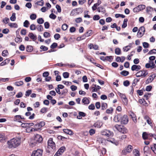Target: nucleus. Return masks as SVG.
I'll use <instances>...</instances> for the list:
<instances>
[{"instance_id":"obj_1","label":"nucleus","mask_w":156,"mask_h":156,"mask_svg":"<svg viewBox=\"0 0 156 156\" xmlns=\"http://www.w3.org/2000/svg\"><path fill=\"white\" fill-rule=\"evenodd\" d=\"M21 137H16L10 139L8 141L7 144L9 148H15L20 145L21 143Z\"/></svg>"},{"instance_id":"obj_2","label":"nucleus","mask_w":156,"mask_h":156,"mask_svg":"<svg viewBox=\"0 0 156 156\" xmlns=\"http://www.w3.org/2000/svg\"><path fill=\"white\" fill-rule=\"evenodd\" d=\"M115 128L120 132L122 133H126L128 132L127 129L122 126L116 125L115 126Z\"/></svg>"},{"instance_id":"obj_3","label":"nucleus","mask_w":156,"mask_h":156,"mask_svg":"<svg viewBox=\"0 0 156 156\" xmlns=\"http://www.w3.org/2000/svg\"><path fill=\"white\" fill-rule=\"evenodd\" d=\"M148 74L147 70H141L138 71L135 75L137 77H145Z\"/></svg>"},{"instance_id":"obj_4","label":"nucleus","mask_w":156,"mask_h":156,"mask_svg":"<svg viewBox=\"0 0 156 156\" xmlns=\"http://www.w3.org/2000/svg\"><path fill=\"white\" fill-rule=\"evenodd\" d=\"M42 140L43 138L42 136L39 134H37L35 136L32 144H34V145H36L37 143H40Z\"/></svg>"},{"instance_id":"obj_5","label":"nucleus","mask_w":156,"mask_h":156,"mask_svg":"<svg viewBox=\"0 0 156 156\" xmlns=\"http://www.w3.org/2000/svg\"><path fill=\"white\" fill-rule=\"evenodd\" d=\"M52 138H50L48 141V148L51 151H54L55 148V143L53 141Z\"/></svg>"},{"instance_id":"obj_6","label":"nucleus","mask_w":156,"mask_h":156,"mask_svg":"<svg viewBox=\"0 0 156 156\" xmlns=\"http://www.w3.org/2000/svg\"><path fill=\"white\" fill-rule=\"evenodd\" d=\"M83 11L82 9L81 8L74 9L71 11L70 13V15L74 16L76 15H78L82 13Z\"/></svg>"},{"instance_id":"obj_7","label":"nucleus","mask_w":156,"mask_h":156,"mask_svg":"<svg viewBox=\"0 0 156 156\" xmlns=\"http://www.w3.org/2000/svg\"><path fill=\"white\" fill-rule=\"evenodd\" d=\"M43 151L41 149H37L32 152L31 156H42Z\"/></svg>"},{"instance_id":"obj_8","label":"nucleus","mask_w":156,"mask_h":156,"mask_svg":"<svg viewBox=\"0 0 156 156\" xmlns=\"http://www.w3.org/2000/svg\"><path fill=\"white\" fill-rule=\"evenodd\" d=\"M156 77V73H153L145 81L146 84H148L151 83Z\"/></svg>"},{"instance_id":"obj_9","label":"nucleus","mask_w":156,"mask_h":156,"mask_svg":"<svg viewBox=\"0 0 156 156\" xmlns=\"http://www.w3.org/2000/svg\"><path fill=\"white\" fill-rule=\"evenodd\" d=\"M102 135L108 137L113 136V132L108 130H105L101 132Z\"/></svg>"},{"instance_id":"obj_10","label":"nucleus","mask_w":156,"mask_h":156,"mask_svg":"<svg viewBox=\"0 0 156 156\" xmlns=\"http://www.w3.org/2000/svg\"><path fill=\"white\" fill-rule=\"evenodd\" d=\"M45 125V123L44 122L42 121L40 122L39 123L35 125L34 127L35 128V129L37 131L41 129V128L44 126Z\"/></svg>"},{"instance_id":"obj_11","label":"nucleus","mask_w":156,"mask_h":156,"mask_svg":"<svg viewBox=\"0 0 156 156\" xmlns=\"http://www.w3.org/2000/svg\"><path fill=\"white\" fill-rule=\"evenodd\" d=\"M132 150V147L131 145H129L127 148H125L122 151V153L124 154L131 152Z\"/></svg>"},{"instance_id":"obj_12","label":"nucleus","mask_w":156,"mask_h":156,"mask_svg":"<svg viewBox=\"0 0 156 156\" xmlns=\"http://www.w3.org/2000/svg\"><path fill=\"white\" fill-rule=\"evenodd\" d=\"M128 122V118L126 115H122L121 119V124H126Z\"/></svg>"},{"instance_id":"obj_13","label":"nucleus","mask_w":156,"mask_h":156,"mask_svg":"<svg viewBox=\"0 0 156 156\" xmlns=\"http://www.w3.org/2000/svg\"><path fill=\"white\" fill-rule=\"evenodd\" d=\"M122 116V115L119 114L116 115L114 117V121L115 122H121V119Z\"/></svg>"},{"instance_id":"obj_14","label":"nucleus","mask_w":156,"mask_h":156,"mask_svg":"<svg viewBox=\"0 0 156 156\" xmlns=\"http://www.w3.org/2000/svg\"><path fill=\"white\" fill-rule=\"evenodd\" d=\"M141 69V67L140 65H133L131 68V70L132 71H138Z\"/></svg>"},{"instance_id":"obj_15","label":"nucleus","mask_w":156,"mask_h":156,"mask_svg":"<svg viewBox=\"0 0 156 156\" xmlns=\"http://www.w3.org/2000/svg\"><path fill=\"white\" fill-rule=\"evenodd\" d=\"M129 113V116L132 119L133 122L135 123H136L137 122V120L135 114L132 112H130Z\"/></svg>"},{"instance_id":"obj_16","label":"nucleus","mask_w":156,"mask_h":156,"mask_svg":"<svg viewBox=\"0 0 156 156\" xmlns=\"http://www.w3.org/2000/svg\"><path fill=\"white\" fill-rule=\"evenodd\" d=\"M102 123L99 121L95 122L94 124V126L95 127L100 128L102 126Z\"/></svg>"},{"instance_id":"obj_17","label":"nucleus","mask_w":156,"mask_h":156,"mask_svg":"<svg viewBox=\"0 0 156 156\" xmlns=\"http://www.w3.org/2000/svg\"><path fill=\"white\" fill-rule=\"evenodd\" d=\"M28 36L30 38L32 39L33 41H35L37 39V36L34 35L32 33H30L28 34Z\"/></svg>"},{"instance_id":"obj_18","label":"nucleus","mask_w":156,"mask_h":156,"mask_svg":"<svg viewBox=\"0 0 156 156\" xmlns=\"http://www.w3.org/2000/svg\"><path fill=\"white\" fill-rule=\"evenodd\" d=\"M21 119H22L21 115H16L14 117V120L15 121H17L19 122H21L20 121Z\"/></svg>"},{"instance_id":"obj_19","label":"nucleus","mask_w":156,"mask_h":156,"mask_svg":"<svg viewBox=\"0 0 156 156\" xmlns=\"http://www.w3.org/2000/svg\"><path fill=\"white\" fill-rule=\"evenodd\" d=\"M82 102L84 105H88L90 103V101L87 98L84 97L82 100Z\"/></svg>"},{"instance_id":"obj_20","label":"nucleus","mask_w":156,"mask_h":156,"mask_svg":"<svg viewBox=\"0 0 156 156\" xmlns=\"http://www.w3.org/2000/svg\"><path fill=\"white\" fill-rule=\"evenodd\" d=\"M10 59H6L5 60H4L3 62H2L0 64V66H3L6 64H8L10 62Z\"/></svg>"},{"instance_id":"obj_21","label":"nucleus","mask_w":156,"mask_h":156,"mask_svg":"<svg viewBox=\"0 0 156 156\" xmlns=\"http://www.w3.org/2000/svg\"><path fill=\"white\" fill-rule=\"evenodd\" d=\"M8 25L11 28H16L18 27L17 24L16 23H8Z\"/></svg>"},{"instance_id":"obj_22","label":"nucleus","mask_w":156,"mask_h":156,"mask_svg":"<svg viewBox=\"0 0 156 156\" xmlns=\"http://www.w3.org/2000/svg\"><path fill=\"white\" fill-rule=\"evenodd\" d=\"M33 47L31 45H28L26 48V51L28 52H32L33 51Z\"/></svg>"},{"instance_id":"obj_23","label":"nucleus","mask_w":156,"mask_h":156,"mask_svg":"<svg viewBox=\"0 0 156 156\" xmlns=\"http://www.w3.org/2000/svg\"><path fill=\"white\" fill-rule=\"evenodd\" d=\"M5 140V138L4 133H0V141L1 142H4Z\"/></svg>"},{"instance_id":"obj_24","label":"nucleus","mask_w":156,"mask_h":156,"mask_svg":"<svg viewBox=\"0 0 156 156\" xmlns=\"http://www.w3.org/2000/svg\"><path fill=\"white\" fill-rule=\"evenodd\" d=\"M107 140L109 142H111L112 143L115 144L116 145H118L119 144L118 142L115 140L113 139H112L111 140Z\"/></svg>"},{"instance_id":"obj_25","label":"nucleus","mask_w":156,"mask_h":156,"mask_svg":"<svg viewBox=\"0 0 156 156\" xmlns=\"http://www.w3.org/2000/svg\"><path fill=\"white\" fill-rule=\"evenodd\" d=\"M36 28L37 31L39 32L42 31L43 30V27L40 25H38L36 26Z\"/></svg>"},{"instance_id":"obj_26","label":"nucleus","mask_w":156,"mask_h":156,"mask_svg":"<svg viewBox=\"0 0 156 156\" xmlns=\"http://www.w3.org/2000/svg\"><path fill=\"white\" fill-rule=\"evenodd\" d=\"M23 84V82L22 81L16 82L15 83V85L17 86H22Z\"/></svg>"},{"instance_id":"obj_27","label":"nucleus","mask_w":156,"mask_h":156,"mask_svg":"<svg viewBox=\"0 0 156 156\" xmlns=\"http://www.w3.org/2000/svg\"><path fill=\"white\" fill-rule=\"evenodd\" d=\"M98 11L99 12H101L102 13L105 12V10L103 7H99L98 8Z\"/></svg>"},{"instance_id":"obj_28","label":"nucleus","mask_w":156,"mask_h":156,"mask_svg":"<svg viewBox=\"0 0 156 156\" xmlns=\"http://www.w3.org/2000/svg\"><path fill=\"white\" fill-rule=\"evenodd\" d=\"M148 133H147L146 132H143L142 134V138L143 139L145 140L147 139L148 138Z\"/></svg>"},{"instance_id":"obj_29","label":"nucleus","mask_w":156,"mask_h":156,"mask_svg":"<svg viewBox=\"0 0 156 156\" xmlns=\"http://www.w3.org/2000/svg\"><path fill=\"white\" fill-rule=\"evenodd\" d=\"M16 13L13 12L12 13V16L10 17V20L13 21H15L16 20Z\"/></svg>"},{"instance_id":"obj_30","label":"nucleus","mask_w":156,"mask_h":156,"mask_svg":"<svg viewBox=\"0 0 156 156\" xmlns=\"http://www.w3.org/2000/svg\"><path fill=\"white\" fill-rule=\"evenodd\" d=\"M133 154L134 156H139V151L136 149H134L133 151Z\"/></svg>"},{"instance_id":"obj_31","label":"nucleus","mask_w":156,"mask_h":156,"mask_svg":"<svg viewBox=\"0 0 156 156\" xmlns=\"http://www.w3.org/2000/svg\"><path fill=\"white\" fill-rule=\"evenodd\" d=\"M120 74L123 76H126L129 74V72L127 71L123 70L120 73Z\"/></svg>"},{"instance_id":"obj_32","label":"nucleus","mask_w":156,"mask_h":156,"mask_svg":"<svg viewBox=\"0 0 156 156\" xmlns=\"http://www.w3.org/2000/svg\"><path fill=\"white\" fill-rule=\"evenodd\" d=\"M92 30H89L86 32L85 34V35L86 37L90 36L92 34Z\"/></svg>"},{"instance_id":"obj_33","label":"nucleus","mask_w":156,"mask_h":156,"mask_svg":"<svg viewBox=\"0 0 156 156\" xmlns=\"http://www.w3.org/2000/svg\"><path fill=\"white\" fill-rule=\"evenodd\" d=\"M101 109L104 110L106 109L107 108V105L105 103L103 102L101 104Z\"/></svg>"},{"instance_id":"obj_34","label":"nucleus","mask_w":156,"mask_h":156,"mask_svg":"<svg viewBox=\"0 0 156 156\" xmlns=\"http://www.w3.org/2000/svg\"><path fill=\"white\" fill-rule=\"evenodd\" d=\"M121 49L119 48H116L115 50V53L117 55H119L121 54Z\"/></svg>"},{"instance_id":"obj_35","label":"nucleus","mask_w":156,"mask_h":156,"mask_svg":"<svg viewBox=\"0 0 156 156\" xmlns=\"http://www.w3.org/2000/svg\"><path fill=\"white\" fill-rule=\"evenodd\" d=\"M144 34L142 32L138 30V32L137 34V37L138 38L141 37L144 35Z\"/></svg>"},{"instance_id":"obj_36","label":"nucleus","mask_w":156,"mask_h":156,"mask_svg":"<svg viewBox=\"0 0 156 156\" xmlns=\"http://www.w3.org/2000/svg\"><path fill=\"white\" fill-rule=\"evenodd\" d=\"M22 38L20 37H17L15 39V41L17 43H20L22 41Z\"/></svg>"},{"instance_id":"obj_37","label":"nucleus","mask_w":156,"mask_h":156,"mask_svg":"<svg viewBox=\"0 0 156 156\" xmlns=\"http://www.w3.org/2000/svg\"><path fill=\"white\" fill-rule=\"evenodd\" d=\"M149 62L150 63L151 67V69L155 68L156 67V66L153 61H149Z\"/></svg>"},{"instance_id":"obj_38","label":"nucleus","mask_w":156,"mask_h":156,"mask_svg":"<svg viewBox=\"0 0 156 156\" xmlns=\"http://www.w3.org/2000/svg\"><path fill=\"white\" fill-rule=\"evenodd\" d=\"M8 54V52L7 50H4L3 51L2 53V55L4 57L7 56Z\"/></svg>"},{"instance_id":"obj_39","label":"nucleus","mask_w":156,"mask_h":156,"mask_svg":"<svg viewBox=\"0 0 156 156\" xmlns=\"http://www.w3.org/2000/svg\"><path fill=\"white\" fill-rule=\"evenodd\" d=\"M37 23L39 24H42L44 22V20L41 18H39L37 20Z\"/></svg>"},{"instance_id":"obj_40","label":"nucleus","mask_w":156,"mask_h":156,"mask_svg":"<svg viewBox=\"0 0 156 156\" xmlns=\"http://www.w3.org/2000/svg\"><path fill=\"white\" fill-rule=\"evenodd\" d=\"M130 48V46L128 45L123 47V50L124 51H128Z\"/></svg>"},{"instance_id":"obj_41","label":"nucleus","mask_w":156,"mask_h":156,"mask_svg":"<svg viewBox=\"0 0 156 156\" xmlns=\"http://www.w3.org/2000/svg\"><path fill=\"white\" fill-rule=\"evenodd\" d=\"M106 60L110 62H111L112 60V56H106L105 57Z\"/></svg>"},{"instance_id":"obj_42","label":"nucleus","mask_w":156,"mask_h":156,"mask_svg":"<svg viewBox=\"0 0 156 156\" xmlns=\"http://www.w3.org/2000/svg\"><path fill=\"white\" fill-rule=\"evenodd\" d=\"M113 111V108L112 107H111L110 108L107 109L106 110V112L108 114H111L112 113Z\"/></svg>"},{"instance_id":"obj_43","label":"nucleus","mask_w":156,"mask_h":156,"mask_svg":"<svg viewBox=\"0 0 156 156\" xmlns=\"http://www.w3.org/2000/svg\"><path fill=\"white\" fill-rule=\"evenodd\" d=\"M43 36L44 37L46 38H48L50 37V34L47 32H45L43 34Z\"/></svg>"},{"instance_id":"obj_44","label":"nucleus","mask_w":156,"mask_h":156,"mask_svg":"<svg viewBox=\"0 0 156 156\" xmlns=\"http://www.w3.org/2000/svg\"><path fill=\"white\" fill-rule=\"evenodd\" d=\"M44 4V2L43 1H38L35 3V4L41 6H43Z\"/></svg>"},{"instance_id":"obj_45","label":"nucleus","mask_w":156,"mask_h":156,"mask_svg":"<svg viewBox=\"0 0 156 156\" xmlns=\"http://www.w3.org/2000/svg\"><path fill=\"white\" fill-rule=\"evenodd\" d=\"M2 22L5 24L9 23V19L8 18L5 17L2 20Z\"/></svg>"},{"instance_id":"obj_46","label":"nucleus","mask_w":156,"mask_h":156,"mask_svg":"<svg viewBox=\"0 0 156 156\" xmlns=\"http://www.w3.org/2000/svg\"><path fill=\"white\" fill-rule=\"evenodd\" d=\"M156 49H154L152 50H150L149 51L148 53L147 54L148 55H151L153 54H156Z\"/></svg>"},{"instance_id":"obj_47","label":"nucleus","mask_w":156,"mask_h":156,"mask_svg":"<svg viewBox=\"0 0 156 156\" xmlns=\"http://www.w3.org/2000/svg\"><path fill=\"white\" fill-rule=\"evenodd\" d=\"M29 24V22L27 20H26L23 23V26L26 27H28Z\"/></svg>"},{"instance_id":"obj_48","label":"nucleus","mask_w":156,"mask_h":156,"mask_svg":"<svg viewBox=\"0 0 156 156\" xmlns=\"http://www.w3.org/2000/svg\"><path fill=\"white\" fill-rule=\"evenodd\" d=\"M68 27V25L66 23L63 24L62 27V28L63 30H66Z\"/></svg>"},{"instance_id":"obj_49","label":"nucleus","mask_w":156,"mask_h":156,"mask_svg":"<svg viewBox=\"0 0 156 156\" xmlns=\"http://www.w3.org/2000/svg\"><path fill=\"white\" fill-rule=\"evenodd\" d=\"M65 148L64 147H62L60 148L58 150V151H59V152L61 153V154L65 151Z\"/></svg>"},{"instance_id":"obj_50","label":"nucleus","mask_w":156,"mask_h":156,"mask_svg":"<svg viewBox=\"0 0 156 156\" xmlns=\"http://www.w3.org/2000/svg\"><path fill=\"white\" fill-rule=\"evenodd\" d=\"M36 17L37 16L35 14H32L30 16V18L32 20H35Z\"/></svg>"},{"instance_id":"obj_51","label":"nucleus","mask_w":156,"mask_h":156,"mask_svg":"<svg viewBox=\"0 0 156 156\" xmlns=\"http://www.w3.org/2000/svg\"><path fill=\"white\" fill-rule=\"evenodd\" d=\"M151 149L154 153L156 154V144H154L153 147L151 146Z\"/></svg>"},{"instance_id":"obj_52","label":"nucleus","mask_w":156,"mask_h":156,"mask_svg":"<svg viewBox=\"0 0 156 156\" xmlns=\"http://www.w3.org/2000/svg\"><path fill=\"white\" fill-rule=\"evenodd\" d=\"M63 76L65 78H67L69 77V74L68 72H64L63 73Z\"/></svg>"},{"instance_id":"obj_53","label":"nucleus","mask_w":156,"mask_h":156,"mask_svg":"<svg viewBox=\"0 0 156 156\" xmlns=\"http://www.w3.org/2000/svg\"><path fill=\"white\" fill-rule=\"evenodd\" d=\"M138 30L144 34L145 31V27L144 26H142L139 28Z\"/></svg>"},{"instance_id":"obj_54","label":"nucleus","mask_w":156,"mask_h":156,"mask_svg":"<svg viewBox=\"0 0 156 156\" xmlns=\"http://www.w3.org/2000/svg\"><path fill=\"white\" fill-rule=\"evenodd\" d=\"M36 27L35 25L34 24H32L30 26V29L32 30H35Z\"/></svg>"},{"instance_id":"obj_55","label":"nucleus","mask_w":156,"mask_h":156,"mask_svg":"<svg viewBox=\"0 0 156 156\" xmlns=\"http://www.w3.org/2000/svg\"><path fill=\"white\" fill-rule=\"evenodd\" d=\"M115 17L116 18H119V17H121L122 18H124L125 16L122 14H116L115 15Z\"/></svg>"},{"instance_id":"obj_56","label":"nucleus","mask_w":156,"mask_h":156,"mask_svg":"<svg viewBox=\"0 0 156 156\" xmlns=\"http://www.w3.org/2000/svg\"><path fill=\"white\" fill-rule=\"evenodd\" d=\"M49 17L51 19L54 20L56 18V16L53 13H51Z\"/></svg>"},{"instance_id":"obj_57","label":"nucleus","mask_w":156,"mask_h":156,"mask_svg":"<svg viewBox=\"0 0 156 156\" xmlns=\"http://www.w3.org/2000/svg\"><path fill=\"white\" fill-rule=\"evenodd\" d=\"M75 21L76 23H80L82 21V19L81 17H79L76 18Z\"/></svg>"},{"instance_id":"obj_58","label":"nucleus","mask_w":156,"mask_h":156,"mask_svg":"<svg viewBox=\"0 0 156 156\" xmlns=\"http://www.w3.org/2000/svg\"><path fill=\"white\" fill-rule=\"evenodd\" d=\"M44 26L46 29H48L50 27L49 23L48 22H46L44 23Z\"/></svg>"},{"instance_id":"obj_59","label":"nucleus","mask_w":156,"mask_h":156,"mask_svg":"<svg viewBox=\"0 0 156 156\" xmlns=\"http://www.w3.org/2000/svg\"><path fill=\"white\" fill-rule=\"evenodd\" d=\"M100 19V17L98 15H95L93 17V19L94 20H98Z\"/></svg>"},{"instance_id":"obj_60","label":"nucleus","mask_w":156,"mask_h":156,"mask_svg":"<svg viewBox=\"0 0 156 156\" xmlns=\"http://www.w3.org/2000/svg\"><path fill=\"white\" fill-rule=\"evenodd\" d=\"M32 91L31 90H27L26 92L25 96L27 97L29 96L31 94Z\"/></svg>"},{"instance_id":"obj_61","label":"nucleus","mask_w":156,"mask_h":156,"mask_svg":"<svg viewBox=\"0 0 156 156\" xmlns=\"http://www.w3.org/2000/svg\"><path fill=\"white\" fill-rule=\"evenodd\" d=\"M57 46V44L56 43H53L50 46V48L53 49Z\"/></svg>"},{"instance_id":"obj_62","label":"nucleus","mask_w":156,"mask_h":156,"mask_svg":"<svg viewBox=\"0 0 156 156\" xmlns=\"http://www.w3.org/2000/svg\"><path fill=\"white\" fill-rule=\"evenodd\" d=\"M40 48L43 51H46L48 50V48L44 45L41 46Z\"/></svg>"},{"instance_id":"obj_63","label":"nucleus","mask_w":156,"mask_h":156,"mask_svg":"<svg viewBox=\"0 0 156 156\" xmlns=\"http://www.w3.org/2000/svg\"><path fill=\"white\" fill-rule=\"evenodd\" d=\"M130 84L129 81L128 80H126L123 82V85L127 87Z\"/></svg>"},{"instance_id":"obj_64","label":"nucleus","mask_w":156,"mask_h":156,"mask_svg":"<svg viewBox=\"0 0 156 156\" xmlns=\"http://www.w3.org/2000/svg\"><path fill=\"white\" fill-rule=\"evenodd\" d=\"M23 94L21 92H19L16 95V97L17 98H20L22 97Z\"/></svg>"}]
</instances>
